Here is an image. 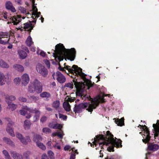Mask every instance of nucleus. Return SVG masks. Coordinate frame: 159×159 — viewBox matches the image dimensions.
<instances>
[{"label":"nucleus","mask_w":159,"mask_h":159,"mask_svg":"<svg viewBox=\"0 0 159 159\" xmlns=\"http://www.w3.org/2000/svg\"><path fill=\"white\" fill-rule=\"evenodd\" d=\"M115 139L113 135L108 131L103 134L97 135L94 138V141L93 142V144L89 142V143L91 144V147H93L94 145L96 146L97 144L99 143V146L102 148V145H105L108 146L107 150L109 152H113L114 147L117 148L121 147V141L120 139H117L116 138Z\"/></svg>","instance_id":"f257e3e1"},{"label":"nucleus","mask_w":159,"mask_h":159,"mask_svg":"<svg viewBox=\"0 0 159 159\" xmlns=\"http://www.w3.org/2000/svg\"><path fill=\"white\" fill-rule=\"evenodd\" d=\"M54 52L53 56L57 62L63 61L64 58L66 61L67 59L70 61H73L75 58L76 52L74 48L66 49L61 43L56 45Z\"/></svg>","instance_id":"f03ea898"},{"label":"nucleus","mask_w":159,"mask_h":159,"mask_svg":"<svg viewBox=\"0 0 159 159\" xmlns=\"http://www.w3.org/2000/svg\"><path fill=\"white\" fill-rule=\"evenodd\" d=\"M68 70L69 74H67L69 76L73 78L72 81L74 83L75 87L76 89H81L82 87V83L77 81V79L75 76L80 77L83 80L86 79L85 76L87 75L82 72V69L76 65H73L71 68L69 66H66L64 67Z\"/></svg>","instance_id":"7ed1b4c3"},{"label":"nucleus","mask_w":159,"mask_h":159,"mask_svg":"<svg viewBox=\"0 0 159 159\" xmlns=\"http://www.w3.org/2000/svg\"><path fill=\"white\" fill-rule=\"evenodd\" d=\"M100 97L98 98H95L94 99L91 104L88 105L87 102L82 103L78 105L75 104L73 109V111L75 113H80L82 112L83 110L88 108L86 110L89 112H92L93 109H95L98 106L100 103Z\"/></svg>","instance_id":"20e7f679"},{"label":"nucleus","mask_w":159,"mask_h":159,"mask_svg":"<svg viewBox=\"0 0 159 159\" xmlns=\"http://www.w3.org/2000/svg\"><path fill=\"white\" fill-rule=\"evenodd\" d=\"M42 91V85L37 80L35 79L33 83H30L29 86L28 91L31 93L36 92L40 93Z\"/></svg>","instance_id":"39448f33"},{"label":"nucleus","mask_w":159,"mask_h":159,"mask_svg":"<svg viewBox=\"0 0 159 159\" xmlns=\"http://www.w3.org/2000/svg\"><path fill=\"white\" fill-rule=\"evenodd\" d=\"M52 76L54 79L56 78L57 81L61 84L63 83L66 81L65 77L59 71H57L56 74L53 73Z\"/></svg>","instance_id":"423d86ee"},{"label":"nucleus","mask_w":159,"mask_h":159,"mask_svg":"<svg viewBox=\"0 0 159 159\" xmlns=\"http://www.w3.org/2000/svg\"><path fill=\"white\" fill-rule=\"evenodd\" d=\"M36 70L39 73L43 76H46L48 74V71L44 66L40 63H38L36 66Z\"/></svg>","instance_id":"0eeeda50"},{"label":"nucleus","mask_w":159,"mask_h":159,"mask_svg":"<svg viewBox=\"0 0 159 159\" xmlns=\"http://www.w3.org/2000/svg\"><path fill=\"white\" fill-rule=\"evenodd\" d=\"M25 108L30 112L35 114V115L34 117V121H36L39 120L40 114L39 111L37 110L36 108H34V109L33 108H29L28 107H25Z\"/></svg>","instance_id":"6e6552de"},{"label":"nucleus","mask_w":159,"mask_h":159,"mask_svg":"<svg viewBox=\"0 0 159 159\" xmlns=\"http://www.w3.org/2000/svg\"><path fill=\"white\" fill-rule=\"evenodd\" d=\"M149 130H142V131L139 133L143 135V139H142L143 142L146 143L149 140L150 136Z\"/></svg>","instance_id":"1a4fd4ad"},{"label":"nucleus","mask_w":159,"mask_h":159,"mask_svg":"<svg viewBox=\"0 0 159 159\" xmlns=\"http://www.w3.org/2000/svg\"><path fill=\"white\" fill-rule=\"evenodd\" d=\"M17 16V17H16L15 16H13L12 17H11L10 18L8 17V18H10V21L7 22V24H9L12 23L14 25H17L20 21V19L21 16L18 15Z\"/></svg>","instance_id":"9d476101"},{"label":"nucleus","mask_w":159,"mask_h":159,"mask_svg":"<svg viewBox=\"0 0 159 159\" xmlns=\"http://www.w3.org/2000/svg\"><path fill=\"white\" fill-rule=\"evenodd\" d=\"M5 119L7 122L6 129H13L15 127V124L11 119L9 118H6Z\"/></svg>","instance_id":"9b49d317"},{"label":"nucleus","mask_w":159,"mask_h":159,"mask_svg":"<svg viewBox=\"0 0 159 159\" xmlns=\"http://www.w3.org/2000/svg\"><path fill=\"white\" fill-rule=\"evenodd\" d=\"M148 148L150 151H155L159 149V145L155 143H150L148 144Z\"/></svg>","instance_id":"f8f14e48"},{"label":"nucleus","mask_w":159,"mask_h":159,"mask_svg":"<svg viewBox=\"0 0 159 159\" xmlns=\"http://www.w3.org/2000/svg\"><path fill=\"white\" fill-rule=\"evenodd\" d=\"M23 25V29H24L25 30H26V29L29 28L28 30H27L30 33L34 27V25H33L31 23H28L27 22L24 24Z\"/></svg>","instance_id":"ddd939ff"},{"label":"nucleus","mask_w":159,"mask_h":159,"mask_svg":"<svg viewBox=\"0 0 159 159\" xmlns=\"http://www.w3.org/2000/svg\"><path fill=\"white\" fill-rule=\"evenodd\" d=\"M5 7L7 9L13 12L16 11L15 8L13 6L12 4L10 1L7 2L5 4Z\"/></svg>","instance_id":"4468645a"},{"label":"nucleus","mask_w":159,"mask_h":159,"mask_svg":"<svg viewBox=\"0 0 159 159\" xmlns=\"http://www.w3.org/2000/svg\"><path fill=\"white\" fill-rule=\"evenodd\" d=\"M22 83L24 86L27 84L29 81V77L27 74H24L22 76Z\"/></svg>","instance_id":"2eb2a0df"},{"label":"nucleus","mask_w":159,"mask_h":159,"mask_svg":"<svg viewBox=\"0 0 159 159\" xmlns=\"http://www.w3.org/2000/svg\"><path fill=\"white\" fill-rule=\"evenodd\" d=\"M48 126L51 128L54 129H61L62 126L61 125L59 124H54L53 122L50 123Z\"/></svg>","instance_id":"dca6fc26"},{"label":"nucleus","mask_w":159,"mask_h":159,"mask_svg":"<svg viewBox=\"0 0 159 159\" xmlns=\"http://www.w3.org/2000/svg\"><path fill=\"white\" fill-rule=\"evenodd\" d=\"M113 120H115V123L117 124L118 126H122L124 125V117H122L120 119H116L114 118Z\"/></svg>","instance_id":"f3484780"},{"label":"nucleus","mask_w":159,"mask_h":159,"mask_svg":"<svg viewBox=\"0 0 159 159\" xmlns=\"http://www.w3.org/2000/svg\"><path fill=\"white\" fill-rule=\"evenodd\" d=\"M6 102L8 104V107L10 109L13 111L15 110L17 107V105L13 103H11L10 102L8 101H7Z\"/></svg>","instance_id":"a211bd4d"},{"label":"nucleus","mask_w":159,"mask_h":159,"mask_svg":"<svg viewBox=\"0 0 159 159\" xmlns=\"http://www.w3.org/2000/svg\"><path fill=\"white\" fill-rule=\"evenodd\" d=\"M20 141L23 144L26 145L28 143L30 142L31 140L30 137L27 136L25 138L23 137Z\"/></svg>","instance_id":"6ab92c4d"},{"label":"nucleus","mask_w":159,"mask_h":159,"mask_svg":"<svg viewBox=\"0 0 159 159\" xmlns=\"http://www.w3.org/2000/svg\"><path fill=\"white\" fill-rule=\"evenodd\" d=\"M11 155L14 159H23V157L21 155L16 152H12Z\"/></svg>","instance_id":"aec40b11"},{"label":"nucleus","mask_w":159,"mask_h":159,"mask_svg":"<svg viewBox=\"0 0 159 159\" xmlns=\"http://www.w3.org/2000/svg\"><path fill=\"white\" fill-rule=\"evenodd\" d=\"M29 100L30 101V102H36L39 99V98L38 96H28Z\"/></svg>","instance_id":"412c9836"},{"label":"nucleus","mask_w":159,"mask_h":159,"mask_svg":"<svg viewBox=\"0 0 159 159\" xmlns=\"http://www.w3.org/2000/svg\"><path fill=\"white\" fill-rule=\"evenodd\" d=\"M18 54L20 58L25 59L26 57L27 54L25 51L23 50H20L18 51Z\"/></svg>","instance_id":"4be33fe9"},{"label":"nucleus","mask_w":159,"mask_h":159,"mask_svg":"<svg viewBox=\"0 0 159 159\" xmlns=\"http://www.w3.org/2000/svg\"><path fill=\"white\" fill-rule=\"evenodd\" d=\"M13 67L16 70L19 72H22L24 70V67L22 66L19 64L14 65Z\"/></svg>","instance_id":"5701e85b"},{"label":"nucleus","mask_w":159,"mask_h":159,"mask_svg":"<svg viewBox=\"0 0 159 159\" xmlns=\"http://www.w3.org/2000/svg\"><path fill=\"white\" fill-rule=\"evenodd\" d=\"M42 138L41 136L39 135H35L33 137V140L37 143V142H39V141H42Z\"/></svg>","instance_id":"b1692460"},{"label":"nucleus","mask_w":159,"mask_h":159,"mask_svg":"<svg viewBox=\"0 0 159 159\" xmlns=\"http://www.w3.org/2000/svg\"><path fill=\"white\" fill-rule=\"evenodd\" d=\"M25 43L26 45L29 47H30L34 43L30 36L28 37Z\"/></svg>","instance_id":"393cba45"},{"label":"nucleus","mask_w":159,"mask_h":159,"mask_svg":"<svg viewBox=\"0 0 159 159\" xmlns=\"http://www.w3.org/2000/svg\"><path fill=\"white\" fill-rule=\"evenodd\" d=\"M5 78L4 75L0 73V85H3L5 84Z\"/></svg>","instance_id":"a878e982"},{"label":"nucleus","mask_w":159,"mask_h":159,"mask_svg":"<svg viewBox=\"0 0 159 159\" xmlns=\"http://www.w3.org/2000/svg\"><path fill=\"white\" fill-rule=\"evenodd\" d=\"M63 106L65 110L67 111H70V105L68 102H64Z\"/></svg>","instance_id":"bb28decb"},{"label":"nucleus","mask_w":159,"mask_h":159,"mask_svg":"<svg viewBox=\"0 0 159 159\" xmlns=\"http://www.w3.org/2000/svg\"><path fill=\"white\" fill-rule=\"evenodd\" d=\"M5 96L6 101H8L9 102H10V101H14L16 99L15 97L13 95L9 96L8 95H5Z\"/></svg>","instance_id":"cd10ccee"},{"label":"nucleus","mask_w":159,"mask_h":159,"mask_svg":"<svg viewBox=\"0 0 159 159\" xmlns=\"http://www.w3.org/2000/svg\"><path fill=\"white\" fill-rule=\"evenodd\" d=\"M63 135V132L62 131H61L59 132L57 131L56 132L52 134V136H57L61 138L62 137Z\"/></svg>","instance_id":"c85d7f7f"},{"label":"nucleus","mask_w":159,"mask_h":159,"mask_svg":"<svg viewBox=\"0 0 159 159\" xmlns=\"http://www.w3.org/2000/svg\"><path fill=\"white\" fill-rule=\"evenodd\" d=\"M40 95L42 98H49L51 97V94L49 92H43L41 93Z\"/></svg>","instance_id":"c756f323"},{"label":"nucleus","mask_w":159,"mask_h":159,"mask_svg":"<svg viewBox=\"0 0 159 159\" xmlns=\"http://www.w3.org/2000/svg\"><path fill=\"white\" fill-rule=\"evenodd\" d=\"M0 37H1L2 38H7L9 37V34L7 32H0Z\"/></svg>","instance_id":"7c9ffc66"},{"label":"nucleus","mask_w":159,"mask_h":159,"mask_svg":"<svg viewBox=\"0 0 159 159\" xmlns=\"http://www.w3.org/2000/svg\"><path fill=\"white\" fill-rule=\"evenodd\" d=\"M0 66L3 68H8L9 67L8 64L2 60L0 61Z\"/></svg>","instance_id":"2f4dec72"},{"label":"nucleus","mask_w":159,"mask_h":159,"mask_svg":"<svg viewBox=\"0 0 159 159\" xmlns=\"http://www.w3.org/2000/svg\"><path fill=\"white\" fill-rule=\"evenodd\" d=\"M36 144L38 147L42 150H45L46 149V147L42 143L40 142H37Z\"/></svg>","instance_id":"473e14b6"},{"label":"nucleus","mask_w":159,"mask_h":159,"mask_svg":"<svg viewBox=\"0 0 159 159\" xmlns=\"http://www.w3.org/2000/svg\"><path fill=\"white\" fill-rule=\"evenodd\" d=\"M60 105V102L59 100H56L53 102L52 103V106L53 107L57 109L58 108Z\"/></svg>","instance_id":"72a5a7b5"},{"label":"nucleus","mask_w":159,"mask_h":159,"mask_svg":"<svg viewBox=\"0 0 159 159\" xmlns=\"http://www.w3.org/2000/svg\"><path fill=\"white\" fill-rule=\"evenodd\" d=\"M81 98L82 100H84L88 101L90 100V99H91L90 97L87 94H86L85 95H84L83 94L82 97H81Z\"/></svg>","instance_id":"f704fd0d"},{"label":"nucleus","mask_w":159,"mask_h":159,"mask_svg":"<svg viewBox=\"0 0 159 159\" xmlns=\"http://www.w3.org/2000/svg\"><path fill=\"white\" fill-rule=\"evenodd\" d=\"M3 141L4 142L7 143L8 144L10 145H12L13 142L11 141V140L7 138H4L3 139Z\"/></svg>","instance_id":"c9c22d12"},{"label":"nucleus","mask_w":159,"mask_h":159,"mask_svg":"<svg viewBox=\"0 0 159 159\" xmlns=\"http://www.w3.org/2000/svg\"><path fill=\"white\" fill-rule=\"evenodd\" d=\"M2 152L5 156V159H11L10 156L6 150H4Z\"/></svg>","instance_id":"e433bc0d"},{"label":"nucleus","mask_w":159,"mask_h":159,"mask_svg":"<svg viewBox=\"0 0 159 159\" xmlns=\"http://www.w3.org/2000/svg\"><path fill=\"white\" fill-rule=\"evenodd\" d=\"M32 1V3L33 4L32 9L33 10V13L35 12H37L38 9L36 6H34L35 5V0H31Z\"/></svg>","instance_id":"4c0bfd02"},{"label":"nucleus","mask_w":159,"mask_h":159,"mask_svg":"<svg viewBox=\"0 0 159 159\" xmlns=\"http://www.w3.org/2000/svg\"><path fill=\"white\" fill-rule=\"evenodd\" d=\"M153 129H159V120H158L157 121L156 124H153L152 125Z\"/></svg>","instance_id":"58836bf2"},{"label":"nucleus","mask_w":159,"mask_h":159,"mask_svg":"<svg viewBox=\"0 0 159 159\" xmlns=\"http://www.w3.org/2000/svg\"><path fill=\"white\" fill-rule=\"evenodd\" d=\"M27 107V106H25L20 111V112L21 115L23 116H25V114H26L27 111H28L27 109H26L25 108V107Z\"/></svg>","instance_id":"ea45409f"},{"label":"nucleus","mask_w":159,"mask_h":159,"mask_svg":"<svg viewBox=\"0 0 159 159\" xmlns=\"http://www.w3.org/2000/svg\"><path fill=\"white\" fill-rule=\"evenodd\" d=\"M65 87L69 88L71 89H72L73 88V84L72 82L70 83H68L64 85Z\"/></svg>","instance_id":"a19ab883"},{"label":"nucleus","mask_w":159,"mask_h":159,"mask_svg":"<svg viewBox=\"0 0 159 159\" xmlns=\"http://www.w3.org/2000/svg\"><path fill=\"white\" fill-rule=\"evenodd\" d=\"M59 117L60 119H61L63 120H66L67 118V116L66 115H64L61 113H59Z\"/></svg>","instance_id":"79ce46f5"},{"label":"nucleus","mask_w":159,"mask_h":159,"mask_svg":"<svg viewBox=\"0 0 159 159\" xmlns=\"http://www.w3.org/2000/svg\"><path fill=\"white\" fill-rule=\"evenodd\" d=\"M31 122L29 120H26L24 121V125L25 127L29 128L31 125Z\"/></svg>","instance_id":"37998d69"},{"label":"nucleus","mask_w":159,"mask_h":159,"mask_svg":"<svg viewBox=\"0 0 159 159\" xmlns=\"http://www.w3.org/2000/svg\"><path fill=\"white\" fill-rule=\"evenodd\" d=\"M9 38L7 40H6L5 41H4L2 39H0V44L6 45L9 43Z\"/></svg>","instance_id":"c03bdc74"},{"label":"nucleus","mask_w":159,"mask_h":159,"mask_svg":"<svg viewBox=\"0 0 159 159\" xmlns=\"http://www.w3.org/2000/svg\"><path fill=\"white\" fill-rule=\"evenodd\" d=\"M48 153L50 158L54 157V154L50 150L48 151Z\"/></svg>","instance_id":"a18cd8bd"},{"label":"nucleus","mask_w":159,"mask_h":159,"mask_svg":"<svg viewBox=\"0 0 159 159\" xmlns=\"http://www.w3.org/2000/svg\"><path fill=\"white\" fill-rule=\"evenodd\" d=\"M53 147L55 149H57L58 150H60L61 148V146L58 144V143H56L53 145Z\"/></svg>","instance_id":"49530a36"},{"label":"nucleus","mask_w":159,"mask_h":159,"mask_svg":"<svg viewBox=\"0 0 159 159\" xmlns=\"http://www.w3.org/2000/svg\"><path fill=\"white\" fill-rule=\"evenodd\" d=\"M41 12H38L37 11V12H33L32 13V15L33 16V15H34V16H35V18H38L39 17L40 15H41Z\"/></svg>","instance_id":"de8ad7c7"},{"label":"nucleus","mask_w":159,"mask_h":159,"mask_svg":"<svg viewBox=\"0 0 159 159\" xmlns=\"http://www.w3.org/2000/svg\"><path fill=\"white\" fill-rule=\"evenodd\" d=\"M7 132L11 136L14 137L15 136V134L13 130H7Z\"/></svg>","instance_id":"09e8293b"},{"label":"nucleus","mask_w":159,"mask_h":159,"mask_svg":"<svg viewBox=\"0 0 159 159\" xmlns=\"http://www.w3.org/2000/svg\"><path fill=\"white\" fill-rule=\"evenodd\" d=\"M20 79L19 78H16L14 80V83L16 84H19L20 82Z\"/></svg>","instance_id":"8fccbe9b"},{"label":"nucleus","mask_w":159,"mask_h":159,"mask_svg":"<svg viewBox=\"0 0 159 159\" xmlns=\"http://www.w3.org/2000/svg\"><path fill=\"white\" fill-rule=\"evenodd\" d=\"M58 65H59L58 69L59 70L62 71V72H64V73L65 72L66 73V70L64 69V68L62 67L61 66V64L60 63H59Z\"/></svg>","instance_id":"3c124183"},{"label":"nucleus","mask_w":159,"mask_h":159,"mask_svg":"<svg viewBox=\"0 0 159 159\" xmlns=\"http://www.w3.org/2000/svg\"><path fill=\"white\" fill-rule=\"evenodd\" d=\"M18 99L20 101L23 102H25L27 101V99L26 98H24L23 97H20Z\"/></svg>","instance_id":"603ef678"},{"label":"nucleus","mask_w":159,"mask_h":159,"mask_svg":"<svg viewBox=\"0 0 159 159\" xmlns=\"http://www.w3.org/2000/svg\"><path fill=\"white\" fill-rule=\"evenodd\" d=\"M138 127H139L140 129H148V127L145 125H139Z\"/></svg>","instance_id":"864d4df0"},{"label":"nucleus","mask_w":159,"mask_h":159,"mask_svg":"<svg viewBox=\"0 0 159 159\" xmlns=\"http://www.w3.org/2000/svg\"><path fill=\"white\" fill-rule=\"evenodd\" d=\"M16 137L20 140L23 138L22 135L18 133H16Z\"/></svg>","instance_id":"5fc2aeb1"},{"label":"nucleus","mask_w":159,"mask_h":159,"mask_svg":"<svg viewBox=\"0 0 159 159\" xmlns=\"http://www.w3.org/2000/svg\"><path fill=\"white\" fill-rule=\"evenodd\" d=\"M47 120V117L45 116H42L40 119V121L42 123L44 122Z\"/></svg>","instance_id":"6e6d98bb"},{"label":"nucleus","mask_w":159,"mask_h":159,"mask_svg":"<svg viewBox=\"0 0 159 159\" xmlns=\"http://www.w3.org/2000/svg\"><path fill=\"white\" fill-rule=\"evenodd\" d=\"M44 62L45 64L49 68L50 66V62L48 60H44Z\"/></svg>","instance_id":"4d7b16f0"},{"label":"nucleus","mask_w":159,"mask_h":159,"mask_svg":"<svg viewBox=\"0 0 159 159\" xmlns=\"http://www.w3.org/2000/svg\"><path fill=\"white\" fill-rule=\"evenodd\" d=\"M21 9H20L21 11V12L23 13H26V9L23 7H21Z\"/></svg>","instance_id":"13d9d810"},{"label":"nucleus","mask_w":159,"mask_h":159,"mask_svg":"<svg viewBox=\"0 0 159 159\" xmlns=\"http://www.w3.org/2000/svg\"><path fill=\"white\" fill-rule=\"evenodd\" d=\"M7 13L6 12H2V14L3 15V16L4 18L5 19H7Z\"/></svg>","instance_id":"bf43d9fd"},{"label":"nucleus","mask_w":159,"mask_h":159,"mask_svg":"<svg viewBox=\"0 0 159 159\" xmlns=\"http://www.w3.org/2000/svg\"><path fill=\"white\" fill-rule=\"evenodd\" d=\"M83 94V93H80V91H78L76 92V96L80 97V98H81V97H82Z\"/></svg>","instance_id":"052dcab7"},{"label":"nucleus","mask_w":159,"mask_h":159,"mask_svg":"<svg viewBox=\"0 0 159 159\" xmlns=\"http://www.w3.org/2000/svg\"><path fill=\"white\" fill-rule=\"evenodd\" d=\"M75 100L74 98H73L72 97L68 98L67 100L68 102H72L74 101Z\"/></svg>","instance_id":"680f3d73"},{"label":"nucleus","mask_w":159,"mask_h":159,"mask_svg":"<svg viewBox=\"0 0 159 159\" xmlns=\"http://www.w3.org/2000/svg\"><path fill=\"white\" fill-rule=\"evenodd\" d=\"M51 143L52 142L51 141H49L48 142V143H47V146H48V147L50 149L52 148V146L51 145Z\"/></svg>","instance_id":"e2e57ef3"},{"label":"nucleus","mask_w":159,"mask_h":159,"mask_svg":"<svg viewBox=\"0 0 159 159\" xmlns=\"http://www.w3.org/2000/svg\"><path fill=\"white\" fill-rule=\"evenodd\" d=\"M41 159H48V158L46 154H43Z\"/></svg>","instance_id":"0e129e2a"},{"label":"nucleus","mask_w":159,"mask_h":159,"mask_svg":"<svg viewBox=\"0 0 159 159\" xmlns=\"http://www.w3.org/2000/svg\"><path fill=\"white\" fill-rule=\"evenodd\" d=\"M154 132H155L154 134L155 136L157 137L158 136V134H159V129L158 130H154Z\"/></svg>","instance_id":"69168bd1"},{"label":"nucleus","mask_w":159,"mask_h":159,"mask_svg":"<svg viewBox=\"0 0 159 159\" xmlns=\"http://www.w3.org/2000/svg\"><path fill=\"white\" fill-rule=\"evenodd\" d=\"M70 148V145H66L64 147V150L65 151L68 150Z\"/></svg>","instance_id":"338daca9"},{"label":"nucleus","mask_w":159,"mask_h":159,"mask_svg":"<svg viewBox=\"0 0 159 159\" xmlns=\"http://www.w3.org/2000/svg\"><path fill=\"white\" fill-rule=\"evenodd\" d=\"M71 150L73 153H75L77 154H78V152L77 151V150H75L74 148H72L71 149Z\"/></svg>","instance_id":"774afa93"}]
</instances>
